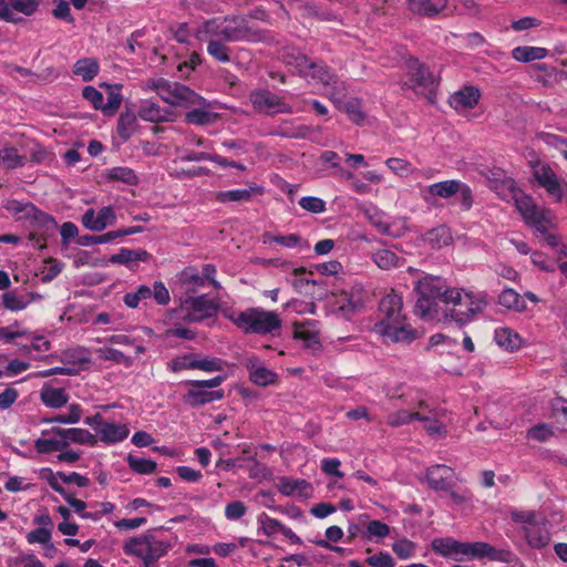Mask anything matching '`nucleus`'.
<instances>
[{
	"label": "nucleus",
	"mask_w": 567,
	"mask_h": 567,
	"mask_svg": "<svg viewBox=\"0 0 567 567\" xmlns=\"http://www.w3.org/2000/svg\"><path fill=\"white\" fill-rule=\"evenodd\" d=\"M481 99V92L476 86L468 85L454 92L450 96V105L458 113L474 109Z\"/></svg>",
	"instance_id": "obj_24"
},
{
	"label": "nucleus",
	"mask_w": 567,
	"mask_h": 567,
	"mask_svg": "<svg viewBox=\"0 0 567 567\" xmlns=\"http://www.w3.org/2000/svg\"><path fill=\"white\" fill-rule=\"evenodd\" d=\"M287 63L296 69V71L311 84L321 85L324 93L330 100L340 106L337 95L344 91V83L339 81L326 65L311 61L302 53L289 55Z\"/></svg>",
	"instance_id": "obj_6"
},
{
	"label": "nucleus",
	"mask_w": 567,
	"mask_h": 567,
	"mask_svg": "<svg viewBox=\"0 0 567 567\" xmlns=\"http://www.w3.org/2000/svg\"><path fill=\"white\" fill-rule=\"evenodd\" d=\"M196 354L195 353H186L183 355H178L171 360L168 363V368L173 372H179L182 370L196 369Z\"/></svg>",
	"instance_id": "obj_55"
},
{
	"label": "nucleus",
	"mask_w": 567,
	"mask_h": 567,
	"mask_svg": "<svg viewBox=\"0 0 567 567\" xmlns=\"http://www.w3.org/2000/svg\"><path fill=\"white\" fill-rule=\"evenodd\" d=\"M373 262L382 270L400 267L403 259L389 248H380L372 252Z\"/></svg>",
	"instance_id": "obj_35"
},
{
	"label": "nucleus",
	"mask_w": 567,
	"mask_h": 567,
	"mask_svg": "<svg viewBox=\"0 0 567 567\" xmlns=\"http://www.w3.org/2000/svg\"><path fill=\"white\" fill-rule=\"evenodd\" d=\"M264 187L251 184L248 188L221 190L216 194V199L219 203L226 204L229 202H249L254 195H262Z\"/></svg>",
	"instance_id": "obj_29"
},
{
	"label": "nucleus",
	"mask_w": 567,
	"mask_h": 567,
	"mask_svg": "<svg viewBox=\"0 0 567 567\" xmlns=\"http://www.w3.org/2000/svg\"><path fill=\"white\" fill-rule=\"evenodd\" d=\"M293 336L296 339L302 340L307 348H315L319 344L316 331L305 323H295Z\"/></svg>",
	"instance_id": "obj_47"
},
{
	"label": "nucleus",
	"mask_w": 567,
	"mask_h": 567,
	"mask_svg": "<svg viewBox=\"0 0 567 567\" xmlns=\"http://www.w3.org/2000/svg\"><path fill=\"white\" fill-rule=\"evenodd\" d=\"M27 162L24 155L13 146H4L0 150V166L6 169H16L22 167Z\"/></svg>",
	"instance_id": "obj_37"
},
{
	"label": "nucleus",
	"mask_w": 567,
	"mask_h": 567,
	"mask_svg": "<svg viewBox=\"0 0 567 567\" xmlns=\"http://www.w3.org/2000/svg\"><path fill=\"white\" fill-rule=\"evenodd\" d=\"M115 221L116 216L111 206H104L97 213L90 208L82 216L83 226L92 231H102Z\"/></svg>",
	"instance_id": "obj_19"
},
{
	"label": "nucleus",
	"mask_w": 567,
	"mask_h": 567,
	"mask_svg": "<svg viewBox=\"0 0 567 567\" xmlns=\"http://www.w3.org/2000/svg\"><path fill=\"white\" fill-rule=\"evenodd\" d=\"M137 114L140 118L151 123L173 122L175 118L173 110L162 107L152 100L141 101Z\"/></svg>",
	"instance_id": "obj_21"
},
{
	"label": "nucleus",
	"mask_w": 567,
	"mask_h": 567,
	"mask_svg": "<svg viewBox=\"0 0 567 567\" xmlns=\"http://www.w3.org/2000/svg\"><path fill=\"white\" fill-rule=\"evenodd\" d=\"M171 543L157 534L147 532L140 536L128 538L123 544V553L142 559L143 567H156V561L166 556Z\"/></svg>",
	"instance_id": "obj_8"
},
{
	"label": "nucleus",
	"mask_w": 567,
	"mask_h": 567,
	"mask_svg": "<svg viewBox=\"0 0 567 567\" xmlns=\"http://www.w3.org/2000/svg\"><path fill=\"white\" fill-rule=\"evenodd\" d=\"M498 302L499 305H502L503 307L507 308V309H514V310H519L520 308H523V303H522V300H520V296L518 292H516L514 289H504L499 297H498Z\"/></svg>",
	"instance_id": "obj_57"
},
{
	"label": "nucleus",
	"mask_w": 567,
	"mask_h": 567,
	"mask_svg": "<svg viewBox=\"0 0 567 567\" xmlns=\"http://www.w3.org/2000/svg\"><path fill=\"white\" fill-rule=\"evenodd\" d=\"M4 208L18 219L35 217L37 208L31 203H22L17 199H10L4 204Z\"/></svg>",
	"instance_id": "obj_41"
},
{
	"label": "nucleus",
	"mask_w": 567,
	"mask_h": 567,
	"mask_svg": "<svg viewBox=\"0 0 567 567\" xmlns=\"http://www.w3.org/2000/svg\"><path fill=\"white\" fill-rule=\"evenodd\" d=\"M34 446L40 453L61 452L65 449L63 429L52 427L44 430L41 436L35 441Z\"/></svg>",
	"instance_id": "obj_23"
},
{
	"label": "nucleus",
	"mask_w": 567,
	"mask_h": 567,
	"mask_svg": "<svg viewBox=\"0 0 567 567\" xmlns=\"http://www.w3.org/2000/svg\"><path fill=\"white\" fill-rule=\"evenodd\" d=\"M406 66L409 75V82L406 85L416 94H431L435 84L434 75L417 60H410Z\"/></svg>",
	"instance_id": "obj_15"
},
{
	"label": "nucleus",
	"mask_w": 567,
	"mask_h": 567,
	"mask_svg": "<svg viewBox=\"0 0 567 567\" xmlns=\"http://www.w3.org/2000/svg\"><path fill=\"white\" fill-rule=\"evenodd\" d=\"M415 549L416 545L408 538L399 539L392 545V550L400 559L411 558L414 555Z\"/></svg>",
	"instance_id": "obj_59"
},
{
	"label": "nucleus",
	"mask_w": 567,
	"mask_h": 567,
	"mask_svg": "<svg viewBox=\"0 0 567 567\" xmlns=\"http://www.w3.org/2000/svg\"><path fill=\"white\" fill-rule=\"evenodd\" d=\"M465 555L470 558H484L487 557L491 560L508 561L509 551L496 549L494 546L484 543H465Z\"/></svg>",
	"instance_id": "obj_26"
},
{
	"label": "nucleus",
	"mask_w": 567,
	"mask_h": 567,
	"mask_svg": "<svg viewBox=\"0 0 567 567\" xmlns=\"http://www.w3.org/2000/svg\"><path fill=\"white\" fill-rule=\"evenodd\" d=\"M63 435L65 445H68L69 442L94 445L96 442L95 435L84 429H63Z\"/></svg>",
	"instance_id": "obj_44"
},
{
	"label": "nucleus",
	"mask_w": 567,
	"mask_h": 567,
	"mask_svg": "<svg viewBox=\"0 0 567 567\" xmlns=\"http://www.w3.org/2000/svg\"><path fill=\"white\" fill-rule=\"evenodd\" d=\"M258 520L261 524V528L265 535L272 536L274 534L280 532L285 526L276 518L269 517L266 513H261L258 517Z\"/></svg>",
	"instance_id": "obj_63"
},
{
	"label": "nucleus",
	"mask_w": 567,
	"mask_h": 567,
	"mask_svg": "<svg viewBox=\"0 0 567 567\" xmlns=\"http://www.w3.org/2000/svg\"><path fill=\"white\" fill-rule=\"evenodd\" d=\"M30 299L17 292H7L3 295V306L11 311H20L27 308Z\"/></svg>",
	"instance_id": "obj_54"
},
{
	"label": "nucleus",
	"mask_w": 567,
	"mask_h": 567,
	"mask_svg": "<svg viewBox=\"0 0 567 567\" xmlns=\"http://www.w3.org/2000/svg\"><path fill=\"white\" fill-rule=\"evenodd\" d=\"M422 417L420 421L423 423L429 435L442 437L446 433V421L449 419L445 413L435 412L433 416L422 414Z\"/></svg>",
	"instance_id": "obj_34"
},
{
	"label": "nucleus",
	"mask_w": 567,
	"mask_h": 567,
	"mask_svg": "<svg viewBox=\"0 0 567 567\" xmlns=\"http://www.w3.org/2000/svg\"><path fill=\"white\" fill-rule=\"evenodd\" d=\"M444 305L450 311L443 313L445 319L451 318L460 324H465L483 311L486 307V297L481 291L450 288L445 291Z\"/></svg>",
	"instance_id": "obj_7"
},
{
	"label": "nucleus",
	"mask_w": 567,
	"mask_h": 567,
	"mask_svg": "<svg viewBox=\"0 0 567 567\" xmlns=\"http://www.w3.org/2000/svg\"><path fill=\"white\" fill-rule=\"evenodd\" d=\"M278 489L285 496H300L306 498L311 496L313 492L312 485L306 480H290L288 477L280 478Z\"/></svg>",
	"instance_id": "obj_30"
},
{
	"label": "nucleus",
	"mask_w": 567,
	"mask_h": 567,
	"mask_svg": "<svg viewBox=\"0 0 567 567\" xmlns=\"http://www.w3.org/2000/svg\"><path fill=\"white\" fill-rule=\"evenodd\" d=\"M189 383L190 389L186 394V402L190 405H203L220 400L224 396V392L221 390L209 391L195 381H190Z\"/></svg>",
	"instance_id": "obj_28"
},
{
	"label": "nucleus",
	"mask_w": 567,
	"mask_h": 567,
	"mask_svg": "<svg viewBox=\"0 0 567 567\" xmlns=\"http://www.w3.org/2000/svg\"><path fill=\"white\" fill-rule=\"evenodd\" d=\"M196 369L205 372L221 371L224 368V361L219 358H199L196 355Z\"/></svg>",
	"instance_id": "obj_62"
},
{
	"label": "nucleus",
	"mask_w": 567,
	"mask_h": 567,
	"mask_svg": "<svg viewBox=\"0 0 567 567\" xmlns=\"http://www.w3.org/2000/svg\"><path fill=\"white\" fill-rule=\"evenodd\" d=\"M422 194L426 203H433L436 198L450 199L456 196L464 210H468L473 205L471 187L457 179H446L431 184L422 190Z\"/></svg>",
	"instance_id": "obj_9"
},
{
	"label": "nucleus",
	"mask_w": 567,
	"mask_h": 567,
	"mask_svg": "<svg viewBox=\"0 0 567 567\" xmlns=\"http://www.w3.org/2000/svg\"><path fill=\"white\" fill-rule=\"evenodd\" d=\"M495 342L507 349L514 350L519 346V336L509 328H497L494 333Z\"/></svg>",
	"instance_id": "obj_43"
},
{
	"label": "nucleus",
	"mask_w": 567,
	"mask_h": 567,
	"mask_svg": "<svg viewBox=\"0 0 567 567\" xmlns=\"http://www.w3.org/2000/svg\"><path fill=\"white\" fill-rule=\"evenodd\" d=\"M96 353L101 360L112 361L116 364H122L125 368H130L133 365V359L117 349L111 347H103L97 349Z\"/></svg>",
	"instance_id": "obj_42"
},
{
	"label": "nucleus",
	"mask_w": 567,
	"mask_h": 567,
	"mask_svg": "<svg viewBox=\"0 0 567 567\" xmlns=\"http://www.w3.org/2000/svg\"><path fill=\"white\" fill-rule=\"evenodd\" d=\"M373 331L385 343H410L416 339V330L404 316L380 317L374 323Z\"/></svg>",
	"instance_id": "obj_10"
},
{
	"label": "nucleus",
	"mask_w": 567,
	"mask_h": 567,
	"mask_svg": "<svg viewBox=\"0 0 567 567\" xmlns=\"http://www.w3.org/2000/svg\"><path fill=\"white\" fill-rule=\"evenodd\" d=\"M386 167L400 177L408 176L412 173L413 167L410 162L399 157H390L385 161Z\"/></svg>",
	"instance_id": "obj_56"
},
{
	"label": "nucleus",
	"mask_w": 567,
	"mask_h": 567,
	"mask_svg": "<svg viewBox=\"0 0 567 567\" xmlns=\"http://www.w3.org/2000/svg\"><path fill=\"white\" fill-rule=\"evenodd\" d=\"M41 402L50 409H60L69 401V394L63 388H54L48 383L40 390Z\"/></svg>",
	"instance_id": "obj_31"
},
{
	"label": "nucleus",
	"mask_w": 567,
	"mask_h": 567,
	"mask_svg": "<svg viewBox=\"0 0 567 567\" xmlns=\"http://www.w3.org/2000/svg\"><path fill=\"white\" fill-rule=\"evenodd\" d=\"M373 331L385 343H410L416 339V330L404 316L380 317L374 323Z\"/></svg>",
	"instance_id": "obj_11"
},
{
	"label": "nucleus",
	"mask_w": 567,
	"mask_h": 567,
	"mask_svg": "<svg viewBox=\"0 0 567 567\" xmlns=\"http://www.w3.org/2000/svg\"><path fill=\"white\" fill-rule=\"evenodd\" d=\"M432 550L445 558L462 560L465 555V543L453 537L434 538L431 543Z\"/></svg>",
	"instance_id": "obj_22"
},
{
	"label": "nucleus",
	"mask_w": 567,
	"mask_h": 567,
	"mask_svg": "<svg viewBox=\"0 0 567 567\" xmlns=\"http://www.w3.org/2000/svg\"><path fill=\"white\" fill-rule=\"evenodd\" d=\"M523 530L527 544L533 548H544L550 540L548 522L546 519H542L537 524H532V526H524Z\"/></svg>",
	"instance_id": "obj_27"
},
{
	"label": "nucleus",
	"mask_w": 567,
	"mask_h": 567,
	"mask_svg": "<svg viewBox=\"0 0 567 567\" xmlns=\"http://www.w3.org/2000/svg\"><path fill=\"white\" fill-rule=\"evenodd\" d=\"M246 471L248 476L255 480L257 483L272 481L274 478L272 471L267 467L265 463H250L246 467Z\"/></svg>",
	"instance_id": "obj_51"
},
{
	"label": "nucleus",
	"mask_w": 567,
	"mask_h": 567,
	"mask_svg": "<svg viewBox=\"0 0 567 567\" xmlns=\"http://www.w3.org/2000/svg\"><path fill=\"white\" fill-rule=\"evenodd\" d=\"M83 414V409L80 404L73 403L69 405L68 412L63 414H58L54 417L47 419L44 422L47 423H61V424H75L80 422Z\"/></svg>",
	"instance_id": "obj_45"
},
{
	"label": "nucleus",
	"mask_w": 567,
	"mask_h": 567,
	"mask_svg": "<svg viewBox=\"0 0 567 567\" xmlns=\"http://www.w3.org/2000/svg\"><path fill=\"white\" fill-rule=\"evenodd\" d=\"M109 176L112 179L121 181L131 185L137 183L136 174L128 167H113L110 169Z\"/></svg>",
	"instance_id": "obj_61"
},
{
	"label": "nucleus",
	"mask_w": 567,
	"mask_h": 567,
	"mask_svg": "<svg viewBox=\"0 0 567 567\" xmlns=\"http://www.w3.org/2000/svg\"><path fill=\"white\" fill-rule=\"evenodd\" d=\"M107 341L110 343H114V344L134 347V352L136 355H140L145 352V347L137 343L136 340L131 334H126V333L112 334L107 338Z\"/></svg>",
	"instance_id": "obj_58"
},
{
	"label": "nucleus",
	"mask_w": 567,
	"mask_h": 567,
	"mask_svg": "<svg viewBox=\"0 0 567 567\" xmlns=\"http://www.w3.org/2000/svg\"><path fill=\"white\" fill-rule=\"evenodd\" d=\"M194 35L198 41L207 43V53L220 63L230 61L228 42H255L260 39L259 33L241 16L208 19L195 28Z\"/></svg>",
	"instance_id": "obj_1"
},
{
	"label": "nucleus",
	"mask_w": 567,
	"mask_h": 567,
	"mask_svg": "<svg viewBox=\"0 0 567 567\" xmlns=\"http://www.w3.org/2000/svg\"><path fill=\"white\" fill-rule=\"evenodd\" d=\"M100 71L99 61L94 58H83L78 60L73 65L74 75L81 78L83 81H92Z\"/></svg>",
	"instance_id": "obj_36"
},
{
	"label": "nucleus",
	"mask_w": 567,
	"mask_h": 567,
	"mask_svg": "<svg viewBox=\"0 0 567 567\" xmlns=\"http://www.w3.org/2000/svg\"><path fill=\"white\" fill-rule=\"evenodd\" d=\"M365 563L371 567H394L395 565L392 556L386 551H380L377 555L368 557Z\"/></svg>",
	"instance_id": "obj_64"
},
{
	"label": "nucleus",
	"mask_w": 567,
	"mask_h": 567,
	"mask_svg": "<svg viewBox=\"0 0 567 567\" xmlns=\"http://www.w3.org/2000/svg\"><path fill=\"white\" fill-rule=\"evenodd\" d=\"M223 316L246 334H274L282 326V320L276 311L261 307H250L245 310L229 308L223 310Z\"/></svg>",
	"instance_id": "obj_5"
},
{
	"label": "nucleus",
	"mask_w": 567,
	"mask_h": 567,
	"mask_svg": "<svg viewBox=\"0 0 567 567\" xmlns=\"http://www.w3.org/2000/svg\"><path fill=\"white\" fill-rule=\"evenodd\" d=\"M27 542L29 544H42L50 549H55L51 543V530L45 527H38L27 534Z\"/></svg>",
	"instance_id": "obj_53"
},
{
	"label": "nucleus",
	"mask_w": 567,
	"mask_h": 567,
	"mask_svg": "<svg viewBox=\"0 0 567 567\" xmlns=\"http://www.w3.org/2000/svg\"><path fill=\"white\" fill-rule=\"evenodd\" d=\"M364 301L365 297L362 288L352 287L337 298L336 308L343 317L349 319L363 307Z\"/></svg>",
	"instance_id": "obj_18"
},
{
	"label": "nucleus",
	"mask_w": 567,
	"mask_h": 567,
	"mask_svg": "<svg viewBox=\"0 0 567 567\" xmlns=\"http://www.w3.org/2000/svg\"><path fill=\"white\" fill-rule=\"evenodd\" d=\"M85 424L95 431L101 441L109 444L122 442L130 434L125 424L107 421L101 414L86 417Z\"/></svg>",
	"instance_id": "obj_13"
},
{
	"label": "nucleus",
	"mask_w": 567,
	"mask_h": 567,
	"mask_svg": "<svg viewBox=\"0 0 567 567\" xmlns=\"http://www.w3.org/2000/svg\"><path fill=\"white\" fill-rule=\"evenodd\" d=\"M532 169L537 184L543 187L554 200L560 202L566 195L567 184H561L555 172L546 163L537 162L532 166Z\"/></svg>",
	"instance_id": "obj_14"
},
{
	"label": "nucleus",
	"mask_w": 567,
	"mask_h": 567,
	"mask_svg": "<svg viewBox=\"0 0 567 567\" xmlns=\"http://www.w3.org/2000/svg\"><path fill=\"white\" fill-rule=\"evenodd\" d=\"M548 55V50L542 47L520 45L512 50V56L517 62L528 63L539 61Z\"/></svg>",
	"instance_id": "obj_33"
},
{
	"label": "nucleus",
	"mask_w": 567,
	"mask_h": 567,
	"mask_svg": "<svg viewBox=\"0 0 567 567\" xmlns=\"http://www.w3.org/2000/svg\"><path fill=\"white\" fill-rule=\"evenodd\" d=\"M151 255L144 249L132 250L128 248H121L118 254L110 257L111 264H128L132 261H147Z\"/></svg>",
	"instance_id": "obj_38"
},
{
	"label": "nucleus",
	"mask_w": 567,
	"mask_h": 567,
	"mask_svg": "<svg viewBox=\"0 0 567 567\" xmlns=\"http://www.w3.org/2000/svg\"><path fill=\"white\" fill-rule=\"evenodd\" d=\"M412 275H420L415 268L409 267ZM450 290L441 277L421 274L414 284L417 295L415 313L425 320H440V303H444L445 291Z\"/></svg>",
	"instance_id": "obj_4"
},
{
	"label": "nucleus",
	"mask_w": 567,
	"mask_h": 567,
	"mask_svg": "<svg viewBox=\"0 0 567 567\" xmlns=\"http://www.w3.org/2000/svg\"><path fill=\"white\" fill-rule=\"evenodd\" d=\"M246 368L249 379L259 386H267L276 382L277 374L268 369L257 357H249L246 360Z\"/></svg>",
	"instance_id": "obj_25"
},
{
	"label": "nucleus",
	"mask_w": 567,
	"mask_h": 567,
	"mask_svg": "<svg viewBox=\"0 0 567 567\" xmlns=\"http://www.w3.org/2000/svg\"><path fill=\"white\" fill-rule=\"evenodd\" d=\"M555 434V429L551 424L539 423L534 425L527 431V439L537 442H545Z\"/></svg>",
	"instance_id": "obj_50"
},
{
	"label": "nucleus",
	"mask_w": 567,
	"mask_h": 567,
	"mask_svg": "<svg viewBox=\"0 0 567 567\" xmlns=\"http://www.w3.org/2000/svg\"><path fill=\"white\" fill-rule=\"evenodd\" d=\"M426 482L429 487L436 492L450 491L455 485L454 472L445 464L436 463L427 468Z\"/></svg>",
	"instance_id": "obj_20"
},
{
	"label": "nucleus",
	"mask_w": 567,
	"mask_h": 567,
	"mask_svg": "<svg viewBox=\"0 0 567 567\" xmlns=\"http://www.w3.org/2000/svg\"><path fill=\"white\" fill-rule=\"evenodd\" d=\"M299 206L312 214H321L326 212V202L319 197L305 196L299 199Z\"/></svg>",
	"instance_id": "obj_60"
},
{
	"label": "nucleus",
	"mask_w": 567,
	"mask_h": 567,
	"mask_svg": "<svg viewBox=\"0 0 567 567\" xmlns=\"http://www.w3.org/2000/svg\"><path fill=\"white\" fill-rule=\"evenodd\" d=\"M63 361L73 363L76 372L90 362V352L85 348H76L63 353Z\"/></svg>",
	"instance_id": "obj_48"
},
{
	"label": "nucleus",
	"mask_w": 567,
	"mask_h": 567,
	"mask_svg": "<svg viewBox=\"0 0 567 567\" xmlns=\"http://www.w3.org/2000/svg\"><path fill=\"white\" fill-rule=\"evenodd\" d=\"M409 9L417 14L433 17L447 6V0H408Z\"/></svg>",
	"instance_id": "obj_32"
},
{
	"label": "nucleus",
	"mask_w": 567,
	"mask_h": 567,
	"mask_svg": "<svg viewBox=\"0 0 567 567\" xmlns=\"http://www.w3.org/2000/svg\"><path fill=\"white\" fill-rule=\"evenodd\" d=\"M157 95L171 105L190 107L185 115L186 122L195 125H208L216 121L217 114L210 111L207 101L178 82H171L165 79L153 80L150 85Z\"/></svg>",
	"instance_id": "obj_2"
},
{
	"label": "nucleus",
	"mask_w": 567,
	"mask_h": 567,
	"mask_svg": "<svg viewBox=\"0 0 567 567\" xmlns=\"http://www.w3.org/2000/svg\"><path fill=\"white\" fill-rule=\"evenodd\" d=\"M506 186L513 198L515 206L525 224L535 229L539 236L549 247L556 249L559 254H565V247L560 243V237L553 230L557 226V218L555 214L545 207L535 204L534 199L515 188V183L512 179L506 182Z\"/></svg>",
	"instance_id": "obj_3"
},
{
	"label": "nucleus",
	"mask_w": 567,
	"mask_h": 567,
	"mask_svg": "<svg viewBox=\"0 0 567 567\" xmlns=\"http://www.w3.org/2000/svg\"><path fill=\"white\" fill-rule=\"evenodd\" d=\"M215 302L205 295L186 297L181 300V318L189 322H199L216 312Z\"/></svg>",
	"instance_id": "obj_12"
},
{
	"label": "nucleus",
	"mask_w": 567,
	"mask_h": 567,
	"mask_svg": "<svg viewBox=\"0 0 567 567\" xmlns=\"http://www.w3.org/2000/svg\"><path fill=\"white\" fill-rule=\"evenodd\" d=\"M254 109L265 114L292 113V107L280 96L268 90H258L250 94Z\"/></svg>",
	"instance_id": "obj_16"
},
{
	"label": "nucleus",
	"mask_w": 567,
	"mask_h": 567,
	"mask_svg": "<svg viewBox=\"0 0 567 567\" xmlns=\"http://www.w3.org/2000/svg\"><path fill=\"white\" fill-rule=\"evenodd\" d=\"M39 8V0H9L1 7L0 19L11 23H19L22 19L18 13L32 16Z\"/></svg>",
	"instance_id": "obj_17"
},
{
	"label": "nucleus",
	"mask_w": 567,
	"mask_h": 567,
	"mask_svg": "<svg viewBox=\"0 0 567 567\" xmlns=\"http://www.w3.org/2000/svg\"><path fill=\"white\" fill-rule=\"evenodd\" d=\"M152 298L151 287L146 285L138 286L134 291H130L124 296V303L128 308H137L142 302H146Z\"/></svg>",
	"instance_id": "obj_46"
},
{
	"label": "nucleus",
	"mask_w": 567,
	"mask_h": 567,
	"mask_svg": "<svg viewBox=\"0 0 567 567\" xmlns=\"http://www.w3.org/2000/svg\"><path fill=\"white\" fill-rule=\"evenodd\" d=\"M409 230L408 219L404 217L390 218L386 221L385 228H383V234L398 238L405 235Z\"/></svg>",
	"instance_id": "obj_49"
},
{
	"label": "nucleus",
	"mask_w": 567,
	"mask_h": 567,
	"mask_svg": "<svg viewBox=\"0 0 567 567\" xmlns=\"http://www.w3.org/2000/svg\"><path fill=\"white\" fill-rule=\"evenodd\" d=\"M380 317H394L402 315V298L391 293L383 297L379 306Z\"/></svg>",
	"instance_id": "obj_39"
},
{
	"label": "nucleus",
	"mask_w": 567,
	"mask_h": 567,
	"mask_svg": "<svg viewBox=\"0 0 567 567\" xmlns=\"http://www.w3.org/2000/svg\"><path fill=\"white\" fill-rule=\"evenodd\" d=\"M107 102L102 103V111L105 115L114 114L122 103V85L121 84H106Z\"/></svg>",
	"instance_id": "obj_40"
},
{
	"label": "nucleus",
	"mask_w": 567,
	"mask_h": 567,
	"mask_svg": "<svg viewBox=\"0 0 567 567\" xmlns=\"http://www.w3.org/2000/svg\"><path fill=\"white\" fill-rule=\"evenodd\" d=\"M420 412H409L405 410L396 411L388 415L386 423L391 426H401L409 424L414 420H422Z\"/></svg>",
	"instance_id": "obj_52"
}]
</instances>
